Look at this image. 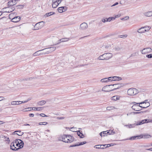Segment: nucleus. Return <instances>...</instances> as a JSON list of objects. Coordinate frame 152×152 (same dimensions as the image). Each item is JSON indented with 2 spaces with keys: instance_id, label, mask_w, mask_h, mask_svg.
<instances>
[{
  "instance_id": "nucleus-1",
  "label": "nucleus",
  "mask_w": 152,
  "mask_h": 152,
  "mask_svg": "<svg viewBox=\"0 0 152 152\" xmlns=\"http://www.w3.org/2000/svg\"><path fill=\"white\" fill-rule=\"evenodd\" d=\"M113 56L112 53H106L99 56L98 58L99 60H108L110 58Z\"/></svg>"
},
{
  "instance_id": "nucleus-2",
  "label": "nucleus",
  "mask_w": 152,
  "mask_h": 152,
  "mask_svg": "<svg viewBox=\"0 0 152 152\" xmlns=\"http://www.w3.org/2000/svg\"><path fill=\"white\" fill-rule=\"evenodd\" d=\"M13 142L15 143V146L16 147L15 149L16 150H18L20 148H22L23 146V142L20 139H16L15 141Z\"/></svg>"
},
{
  "instance_id": "nucleus-3",
  "label": "nucleus",
  "mask_w": 152,
  "mask_h": 152,
  "mask_svg": "<svg viewBox=\"0 0 152 152\" xmlns=\"http://www.w3.org/2000/svg\"><path fill=\"white\" fill-rule=\"evenodd\" d=\"M44 25V22L43 21L37 23L35 24L34 27V28L33 29L34 30H37L40 29L42 28Z\"/></svg>"
},
{
  "instance_id": "nucleus-4",
  "label": "nucleus",
  "mask_w": 152,
  "mask_h": 152,
  "mask_svg": "<svg viewBox=\"0 0 152 152\" xmlns=\"http://www.w3.org/2000/svg\"><path fill=\"white\" fill-rule=\"evenodd\" d=\"M66 137L65 138H67V140H64V142H65L67 143H70L71 142H72L74 141V138L73 137L70 135H63V137L64 138V137Z\"/></svg>"
},
{
  "instance_id": "nucleus-5",
  "label": "nucleus",
  "mask_w": 152,
  "mask_h": 152,
  "mask_svg": "<svg viewBox=\"0 0 152 152\" xmlns=\"http://www.w3.org/2000/svg\"><path fill=\"white\" fill-rule=\"evenodd\" d=\"M137 90L135 88H130L127 91V94L130 95H135L137 93Z\"/></svg>"
},
{
  "instance_id": "nucleus-6",
  "label": "nucleus",
  "mask_w": 152,
  "mask_h": 152,
  "mask_svg": "<svg viewBox=\"0 0 152 152\" xmlns=\"http://www.w3.org/2000/svg\"><path fill=\"white\" fill-rule=\"evenodd\" d=\"M88 26L87 23L84 22L81 23L79 29L81 31H84L88 28Z\"/></svg>"
},
{
  "instance_id": "nucleus-7",
  "label": "nucleus",
  "mask_w": 152,
  "mask_h": 152,
  "mask_svg": "<svg viewBox=\"0 0 152 152\" xmlns=\"http://www.w3.org/2000/svg\"><path fill=\"white\" fill-rule=\"evenodd\" d=\"M140 104H136L133 105L132 107V109L134 110L138 111L142 110L141 108H142V106L140 105Z\"/></svg>"
},
{
  "instance_id": "nucleus-8",
  "label": "nucleus",
  "mask_w": 152,
  "mask_h": 152,
  "mask_svg": "<svg viewBox=\"0 0 152 152\" xmlns=\"http://www.w3.org/2000/svg\"><path fill=\"white\" fill-rule=\"evenodd\" d=\"M152 51V49L150 48H145L141 50L142 54H145L147 53L151 52Z\"/></svg>"
},
{
  "instance_id": "nucleus-9",
  "label": "nucleus",
  "mask_w": 152,
  "mask_h": 152,
  "mask_svg": "<svg viewBox=\"0 0 152 152\" xmlns=\"http://www.w3.org/2000/svg\"><path fill=\"white\" fill-rule=\"evenodd\" d=\"M112 86V85H107L103 87L102 91L106 92H108L113 91L112 89H110V86Z\"/></svg>"
},
{
  "instance_id": "nucleus-10",
  "label": "nucleus",
  "mask_w": 152,
  "mask_h": 152,
  "mask_svg": "<svg viewBox=\"0 0 152 152\" xmlns=\"http://www.w3.org/2000/svg\"><path fill=\"white\" fill-rule=\"evenodd\" d=\"M112 85V86H114L115 87L114 88L112 89V90H113V91L114 90H116V89H117L120 88H121V87H122L123 86V84L118 83V84H115Z\"/></svg>"
},
{
  "instance_id": "nucleus-11",
  "label": "nucleus",
  "mask_w": 152,
  "mask_h": 152,
  "mask_svg": "<svg viewBox=\"0 0 152 152\" xmlns=\"http://www.w3.org/2000/svg\"><path fill=\"white\" fill-rule=\"evenodd\" d=\"M67 10V7H59L58 9V11L60 13L66 11Z\"/></svg>"
},
{
  "instance_id": "nucleus-12",
  "label": "nucleus",
  "mask_w": 152,
  "mask_h": 152,
  "mask_svg": "<svg viewBox=\"0 0 152 152\" xmlns=\"http://www.w3.org/2000/svg\"><path fill=\"white\" fill-rule=\"evenodd\" d=\"M4 9H6V12H10L14 10L15 9V8L14 7H11L10 6L7 7Z\"/></svg>"
},
{
  "instance_id": "nucleus-13",
  "label": "nucleus",
  "mask_w": 152,
  "mask_h": 152,
  "mask_svg": "<svg viewBox=\"0 0 152 152\" xmlns=\"http://www.w3.org/2000/svg\"><path fill=\"white\" fill-rule=\"evenodd\" d=\"M20 20V17L19 16L15 17L12 19V21L15 23L18 22Z\"/></svg>"
},
{
  "instance_id": "nucleus-14",
  "label": "nucleus",
  "mask_w": 152,
  "mask_h": 152,
  "mask_svg": "<svg viewBox=\"0 0 152 152\" xmlns=\"http://www.w3.org/2000/svg\"><path fill=\"white\" fill-rule=\"evenodd\" d=\"M148 100H145L144 101L142 102H141L139 103V104H142L145 103V104H147L146 107H143V108H146L149 107L150 104L149 102H147Z\"/></svg>"
},
{
  "instance_id": "nucleus-15",
  "label": "nucleus",
  "mask_w": 152,
  "mask_h": 152,
  "mask_svg": "<svg viewBox=\"0 0 152 152\" xmlns=\"http://www.w3.org/2000/svg\"><path fill=\"white\" fill-rule=\"evenodd\" d=\"M142 135H139V136H133L129 138V140H136L137 139H140L141 138H142Z\"/></svg>"
},
{
  "instance_id": "nucleus-16",
  "label": "nucleus",
  "mask_w": 152,
  "mask_h": 152,
  "mask_svg": "<svg viewBox=\"0 0 152 152\" xmlns=\"http://www.w3.org/2000/svg\"><path fill=\"white\" fill-rule=\"evenodd\" d=\"M61 1H60L59 2V3H58V2H57V1H52V7L53 8H55L57 7L58 5L61 2Z\"/></svg>"
},
{
  "instance_id": "nucleus-17",
  "label": "nucleus",
  "mask_w": 152,
  "mask_h": 152,
  "mask_svg": "<svg viewBox=\"0 0 152 152\" xmlns=\"http://www.w3.org/2000/svg\"><path fill=\"white\" fill-rule=\"evenodd\" d=\"M147 28V26H145L144 27H142L140 28L139 29L137 30V32L140 33H144L146 32V30L145 29V28Z\"/></svg>"
},
{
  "instance_id": "nucleus-18",
  "label": "nucleus",
  "mask_w": 152,
  "mask_h": 152,
  "mask_svg": "<svg viewBox=\"0 0 152 152\" xmlns=\"http://www.w3.org/2000/svg\"><path fill=\"white\" fill-rule=\"evenodd\" d=\"M49 50L48 48L41 50L42 51H43V52L42 53V55L49 53H50V51H49Z\"/></svg>"
},
{
  "instance_id": "nucleus-19",
  "label": "nucleus",
  "mask_w": 152,
  "mask_h": 152,
  "mask_svg": "<svg viewBox=\"0 0 152 152\" xmlns=\"http://www.w3.org/2000/svg\"><path fill=\"white\" fill-rule=\"evenodd\" d=\"M86 143V141H83V142H80V143L78 142L77 144H75V145H70V147H75L76 146L81 145H84V144H85Z\"/></svg>"
},
{
  "instance_id": "nucleus-20",
  "label": "nucleus",
  "mask_w": 152,
  "mask_h": 152,
  "mask_svg": "<svg viewBox=\"0 0 152 152\" xmlns=\"http://www.w3.org/2000/svg\"><path fill=\"white\" fill-rule=\"evenodd\" d=\"M41 51H42V50H41L37 51L33 54V56H37L42 55V53H40Z\"/></svg>"
},
{
  "instance_id": "nucleus-21",
  "label": "nucleus",
  "mask_w": 152,
  "mask_h": 152,
  "mask_svg": "<svg viewBox=\"0 0 152 152\" xmlns=\"http://www.w3.org/2000/svg\"><path fill=\"white\" fill-rule=\"evenodd\" d=\"M16 3V0H12L9 1L8 2V6H12L15 4Z\"/></svg>"
},
{
  "instance_id": "nucleus-22",
  "label": "nucleus",
  "mask_w": 152,
  "mask_h": 152,
  "mask_svg": "<svg viewBox=\"0 0 152 152\" xmlns=\"http://www.w3.org/2000/svg\"><path fill=\"white\" fill-rule=\"evenodd\" d=\"M144 15L146 16L150 17L152 16V11H150L144 13Z\"/></svg>"
},
{
  "instance_id": "nucleus-23",
  "label": "nucleus",
  "mask_w": 152,
  "mask_h": 152,
  "mask_svg": "<svg viewBox=\"0 0 152 152\" xmlns=\"http://www.w3.org/2000/svg\"><path fill=\"white\" fill-rule=\"evenodd\" d=\"M10 147L11 149L13 151H16L15 150L16 148V147L15 146V143L14 142H12V143H11L10 145Z\"/></svg>"
},
{
  "instance_id": "nucleus-24",
  "label": "nucleus",
  "mask_w": 152,
  "mask_h": 152,
  "mask_svg": "<svg viewBox=\"0 0 152 152\" xmlns=\"http://www.w3.org/2000/svg\"><path fill=\"white\" fill-rule=\"evenodd\" d=\"M69 40V38H62L59 40V42L57 43V44H58L60 43L61 42H65L68 41Z\"/></svg>"
},
{
  "instance_id": "nucleus-25",
  "label": "nucleus",
  "mask_w": 152,
  "mask_h": 152,
  "mask_svg": "<svg viewBox=\"0 0 152 152\" xmlns=\"http://www.w3.org/2000/svg\"><path fill=\"white\" fill-rule=\"evenodd\" d=\"M46 103V102L44 100H42L39 102L37 103V104L39 106H42L44 104Z\"/></svg>"
},
{
  "instance_id": "nucleus-26",
  "label": "nucleus",
  "mask_w": 152,
  "mask_h": 152,
  "mask_svg": "<svg viewBox=\"0 0 152 152\" xmlns=\"http://www.w3.org/2000/svg\"><path fill=\"white\" fill-rule=\"evenodd\" d=\"M16 15V13H12L9 14V18L12 20V19L15 17Z\"/></svg>"
},
{
  "instance_id": "nucleus-27",
  "label": "nucleus",
  "mask_w": 152,
  "mask_h": 152,
  "mask_svg": "<svg viewBox=\"0 0 152 152\" xmlns=\"http://www.w3.org/2000/svg\"><path fill=\"white\" fill-rule=\"evenodd\" d=\"M76 132H77V134L81 138H83L84 137V136L83 134L80 132V131H76Z\"/></svg>"
},
{
  "instance_id": "nucleus-28",
  "label": "nucleus",
  "mask_w": 152,
  "mask_h": 152,
  "mask_svg": "<svg viewBox=\"0 0 152 152\" xmlns=\"http://www.w3.org/2000/svg\"><path fill=\"white\" fill-rule=\"evenodd\" d=\"M20 101H12L11 102V105H18L20 104L21 103H20Z\"/></svg>"
},
{
  "instance_id": "nucleus-29",
  "label": "nucleus",
  "mask_w": 152,
  "mask_h": 152,
  "mask_svg": "<svg viewBox=\"0 0 152 152\" xmlns=\"http://www.w3.org/2000/svg\"><path fill=\"white\" fill-rule=\"evenodd\" d=\"M109 132H107V131H104L102 132H101L100 133V135L101 136H105V135L106 134H109Z\"/></svg>"
},
{
  "instance_id": "nucleus-30",
  "label": "nucleus",
  "mask_w": 152,
  "mask_h": 152,
  "mask_svg": "<svg viewBox=\"0 0 152 152\" xmlns=\"http://www.w3.org/2000/svg\"><path fill=\"white\" fill-rule=\"evenodd\" d=\"M15 132L17 133H15L16 134H18V135L20 136H22L24 134V133L21 132V131H17L14 132V133ZM14 134H15V133Z\"/></svg>"
},
{
  "instance_id": "nucleus-31",
  "label": "nucleus",
  "mask_w": 152,
  "mask_h": 152,
  "mask_svg": "<svg viewBox=\"0 0 152 152\" xmlns=\"http://www.w3.org/2000/svg\"><path fill=\"white\" fill-rule=\"evenodd\" d=\"M117 76H114L112 77H109V80L110 81H113L116 80V78Z\"/></svg>"
},
{
  "instance_id": "nucleus-32",
  "label": "nucleus",
  "mask_w": 152,
  "mask_h": 152,
  "mask_svg": "<svg viewBox=\"0 0 152 152\" xmlns=\"http://www.w3.org/2000/svg\"><path fill=\"white\" fill-rule=\"evenodd\" d=\"M119 97L118 96H113L112 97V100L116 101L119 99Z\"/></svg>"
},
{
  "instance_id": "nucleus-33",
  "label": "nucleus",
  "mask_w": 152,
  "mask_h": 152,
  "mask_svg": "<svg viewBox=\"0 0 152 152\" xmlns=\"http://www.w3.org/2000/svg\"><path fill=\"white\" fill-rule=\"evenodd\" d=\"M49 49V51H50V53L52 52L55 50L56 49V47H53L48 48Z\"/></svg>"
},
{
  "instance_id": "nucleus-34",
  "label": "nucleus",
  "mask_w": 152,
  "mask_h": 152,
  "mask_svg": "<svg viewBox=\"0 0 152 152\" xmlns=\"http://www.w3.org/2000/svg\"><path fill=\"white\" fill-rule=\"evenodd\" d=\"M106 145H96L94 146V148L97 149H100L101 148V147H104Z\"/></svg>"
},
{
  "instance_id": "nucleus-35",
  "label": "nucleus",
  "mask_w": 152,
  "mask_h": 152,
  "mask_svg": "<svg viewBox=\"0 0 152 152\" xmlns=\"http://www.w3.org/2000/svg\"><path fill=\"white\" fill-rule=\"evenodd\" d=\"M140 135H142L143 137L142 138H143L145 139L151 137L150 135L148 134H145L143 135L142 134H141Z\"/></svg>"
},
{
  "instance_id": "nucleus-36",
  "label": "nucleus",
  "mask_w": 152,
  "mask_h": 152,
  "mask_svg": "<svg viewBox=\"0 0 152 152\" xmlns=\"http://www.w3.org/2000/svg\"><path fill=\"white\" fill-rule=\"evenodd\" d=\"M109 80V77L108 78H106L104 79H102L101 80V81L102 82H107Z\"/></svg>"
},
{
  "instance_id": "nucleus-37",
  "label": "nucleus",
  "mask_w": 152,
  "mask_h": 152,
  "mask_svg": "<svg viewBox=\"0 0 152 152\" xmlns=\"http://www.w3.org/2000/svg\"><path fill=\"white\" fill-rule=\"evenodd\" d=\"M135 126H136V124H130L129 125H126L125 126H128L129 127V128L134 127Z\"/></svg>"
},
{
  "instance_id": "nucleus-38",
  "label": "nucleus",
  "mask_w": 152,
  "mask_h": 152,
  "mask_svg": "<svg viewBox=\"0 0 152 152\" xmlns=\"http://www.w3.org/2000/svg\"><path fill=\"white\" fill-rule=\"evenodd\" d=\"M145 123V122L144 119V120H142L141 121H140L139 122H137V124H136V125H139L143 124Z\"/></svg>"
},
{
  "instance_id": "nucleus-39",
  "label": "nucleus",
  "mask_w": 152,
  "mask_h": 152,
  "mask_svg": "<svg viewBox=\"0 0 152 152\" xmlns=\"http://www.w3.org/2000/svg\"><path fill=\"white\" fill-rule=\"evenodd\" d=\"M106 109H107V110H113L114 109H115V108L114 107L109 106V107H107Z\"/></svg>"
},
{
  "instance_id": "nucleus-40",
  "label": "nucleus",
  "mask_w": 152,
  "mask_h": 152,
  "mask_svg": "<svg viewBox=\"0 0 152 152\" xmlns=\"http://www.w3.org/2000/svg\"><path fill=\"white\" fill-rule=\"evenodd\" d=\"M146 112V111H140V112H133V113L134 114H142L143 113H145Z\"/></svg>"
},
{
  "instance_id": "nucleus-41",
  "label": "nucleus",
  "mask_w": 152,
  "mask_h": 152,
  "mask_svg": "<svg viewBox=\"0 0 152 152\" xmlns=\"http://www.w3.org/2000/svg\"><path fill=\"white\" fill-rule=\"evenodd\" d=\"M33 108H36V110L38 111L42 110L43 109L42 107H34Z\"/></svg>"
},
{
  "instance_id": "nucleus-42",
  "label": "nucleus",
  "mask_w": 152,
  "mask_h": 152,
  "mask_svg": "<svg viewBox=\"0 0 152 152\" xmlns=\"http://www.w3.org/2000/svg\"><path fill=\"white\" fill-rule=\"evenodd\" d=\"M53 12H50L49 13H47L45 15L46 16V17H48L52 15H53Z\"/></svg>"
},
{
  "instance_id": "nucleus-43",
  "label": "nucleus",
  "mask_w": 152,
  "mask_h": 152,
  "mask_svg": "<svg viewBox=\"0 0 152 152\" xmlns=\"http://www.w3.org/2000/svg\"><path fill=\"white\" fill-rule=\"evenodd\" d=\"M114 49L115 50V51H119L121 50V48L118 47H115Z\"/></svg>"
},
{
  "instance_id": "nucleus-44",
  "label": "nucleus",
  "mask_w": 152,
  "mask_h": 152,
  "mask_svg": "<svg viewBox=\"0 0 152 152\" xmlns=\"http://www.w3.org/2000/svg\"><path fill=\"white\" fill-rule=\"evenodd\" d=\"M115 18L114 17H110L108 18H107V19H108V21L110 22L113 19H115Z\"/></svg>"
},
{
  "instance_id": "nucleus-45",
  "label": "nucleus",
  "mask_w": 152,
  "mask_h": 152,
  "mask_svg": "<svg viewBox=\"0 0 152 152\" xmlns=\"http://www.w3.org/2000/svg\"><path fill=\"white\" fill-rule=\"evenodd\" d=\"M102 21L103 23H105L106 22L108 21V19H107V18H103L102 19Z\"/></svg>"
},
{
  "instance_id": "nucleus-46",
  "label": "nucleus",
  "mask_w": 152,
  "mask_h": 152,
  "mask_svg": "<svg viewBox=\"0 0 152 152\" xmlns=\"http://www.w3.org/2000/svg\"><path fill=\"white\" fill-rule=\"evenodd\" d=\"M18 9H22L23 8V6L22 5H18L16 6Z\"/></svg>"
},
{
  "instance_id": "nucleus-47",
  "label": "nucleus",
  "mask_w": 152,
  "mask_h": 152,
  "mask_svg": "<svg viewBox=\"0 0 152 152\" xmlns=\"http://www.w3.org/2000/svg\"><path fill=\"white\" fill-rule=\"evenodd\" d=\"M48 124V123L46 122H40L39 123V125H45Z\"/></svg>"
},
{
  "instance_id": "nucleus-48",
  "label": "nucleus",
  "mask_w": 152,
  "mask_h": 152,
  "mask_svg": "<svg viewBox=\"0 0 152 152\" xmlns=\"http://www.w3.org/2000/svg\"><path fill=\"white\" fill-rule=\"evenodd\" d=\"M146 57L148 58H152V54L147 55L146 56Z\"/></svg>"
},
{
  "instance_id": "nucleus-49",
  "label": "nucleus",
  "mask_w": 152,
  "mask_h": 152,
  "mask_svg": "<svg viewBox=\"0 0 152 152\" xmlns=\"http://www.w3.org/2000/svg\"><path fill=\"white\" fill-rule=\"evenodd\" d=\"M150 146V144L144 145H142V147H149Z\"/></svg>"
},
{
  "instance_id": "nucleus-50",
  "label": "nucleus",
  "mask_w": 152,
  "mask_h": 152,
  "mask_svg": "<svg viewBox=\"0 0 152 152\" xmlns=\"http://www.w3.org/2000/svg\"><path fill=\"white\" fill-rule=\"evenodd\" d=\"M129 18L128 16H126L124 18H123L122 19V20H127L128 19H129Z\"/></svg>"
},
{
  "instance_id": "nucleus-51",
  "label": "nucleus",
  "mask_w": 152,
  "mask_h": 152,
  "mask_svg": "<svg viewBox=\"0 0 152 152\" xmlns=\"http://www.w3.org/2000/svg\"><path fill=\"white\" fill-rule=\"evenodd\" d=\"M151 28V27H149V26H147V28H145L146 31H146H148Z\"/></svg>"
},
{
  "instance_id": "nucleus-52",
  "label": "nucleus",
  "mask_w": 152,
  "mask_h": 152,
  "mask_svg": "<svg viewBox=\"0 0 152 152\" xmlns=\"http://www.w3.org/2000/svg\"><path fill=\"white\" fill-rule=\"evenodd\" d=\"M71 129H72V130H71L73 132H76V131H75V130L76 129V128L73 127L72 128H71Z\"/></svg>"
},
{
  "instance_id": "nucleus-53",
  "label": "nucleus",
  "mask_w": 152,
  "mask_h": 152,
  "mask_svg": "<svg viewBox=\"0 0 152 152\" xmlns=\"http://www.w3.org/2000/svg\"><path fill=\"white\" fill-rule=\"evenodd\" d=\"M138 54V53H134L133 54H132L130 56V57L135 56L137 55V54Z\"/></svg>"
},
{
  "instance_id": "nucleus-54",
  "label": "nucleus",
  "mask_w": 152,
  "mask_h": 152,
  "mask_svg": "<svg viewBox=\"0 0 152 152\" xmlns=\"http://www.w3.org/2000/svg\"><path fill=\"white\" fill-rule=\"evenodd\" d=\"M40 115L42 117H47L48 116L46 115L44 113H41L40 114Z\"/></svg>"
},
{
  "instance_id": "nucleus-55",
  "label": "nucleus",
  "mask_w": 152,
  "mask_h": 152,
  "mask_svg": "<svg viewBox=\"0 0 152 152\" xmlns=\"http://www.w3.org/2000/svg\"><path fill=\"white\" fill-rule=\"evenodd\" d=\"M61 138H62V141L63 142H64V140H67V138H65L66 137H64V138L63 137V135L62 136V137H61Z\"/></svg>"
},
{
  "instance_id": "nucleus-56",
  "label": "nucleus",
  "mask_w": 152,
  "mask_h": 152,
  "mask_svg": "<svg viewBox=\"0 0 152 152\" xmlns=\"http://www.w3.org/2000/svg\"><path fill=\"white\" fill-rule=\"evenodd\" d=\"M116 80H122V78L121 77H117V78H116Z\"/></svg>"
},
{
  "instance_id": "nucleus-57",
  "label": "nucleus",
  "mask_w": 152,
  "mask_h": 152,
  "mask_svg": "<svg viewBox=\"0 0 152 152\" xmlns=\"http://www.w3.org/2000/svg\"><path fill=\"white\" fill-rule=\"evenodd\" d=\"M57 118L58 119H63L65 118V117H58Z\"/></svg>"
},
{
  "instance_id": "nucleus-58",
  "label": "nucleus",
  "mask_w": 152,
  "mask_h": 152,
  "mask_svg": "<svg viewBox=\"0 0 152 152\" xmlns=\"http://www.w3.org/2000/svg\"><path fill=\"white\" fill-rule=\"evenodd\" d=\"M102 47L103 48H104V46H102ZM110 47V45H106L105 46V48L106 49H107L109 48Z\"/></svg>"
},
{
  "instance_id": "nucleus-59",
  "label": "nucleus",
  "mask_w": 152,
  "mask_h": 152,
  "mask_svg": "<svg viewBox=\"0 0 152 152\" xmlns=\"http://www.w3.org/2000/svg\"><path fill=\"white\" fill-rule=\"evenodd\" d=\"M4 99H5V98L4 97L2 96H0V101Z\"/></svg>"
},
{
  "instance_id": "nucleus-60",
  "label": "nucleus",
  "mask_w": 152,
  "mask_h": 152,
  "mask_svg": "<svg viewBox=\"0 0 152 152\" xmlns=\"http://www.w3.org/2000/svg\"><path fill=\"white\" fill-rule=\"evenodd\" d=\"M126 35H121L120 36V37L122 38H125L126 37Z\"/></svg>"
},
{
  "instance_id": "nucleus-61",
  "label": "nucleus",
  "mask_w": 152,
  "mask_h": 152,
  "mask_svg": "<svg viewBox=\"0 0 152 152\" xmlns=\"http://www.w3.org/2000/svg\"><path fill=\"white\" fill-rule=\"evenodd\" d=\"M132 104H133V105H136V104H139V103H137L136 102H132Z\"/></svg>"
},
{
  "instance_id": "nucleus-62",
  "label": "nucleus",
  "mask_w": 152,
  "mask_h": 152,
  "mask_svg": "<svg viewBox=\"0 0 152 152\" xmlns=\"http://www.w3.org/2000/svg\"><path fill=\"white\" fill-rule=\"evenodd\" d=\"M118 2H116L114 4H113V5H112L111 7H112L115 6L116 5H118Z\"/></svg>"
},
{
  "instance_id": "nucleus-63",
  "label": "nucleus",
  "mask_w": 152,
  "mask_h": 152,
  "mask_svg": "<svg viewBox=\"0 0 152 152\" xmlns=\"http://www.w3.org/2000/svg\"><path fill=\"white\" fill-rule=\"evenodd\" d=\"M144 120L145 121V123H147L149 122V120L148 119H144Z\"/></svg>"
},
{
  "instance_id": "nucleus-64",
  "label": "nucleus",
  "mask_w": 152,
  "mask_h": 152,
  "mask_svg": "<svg viewBox=\"0 0 152 152\" xmlns=\"http://www.w3.org/2000/svg\"><path fill=\"white\" fill-rule=\"evenodd\" d=\"M29 116L30 117H33L34 116V114L33 113H30L29 114Z\"/></svg>"
}]
</instances>
